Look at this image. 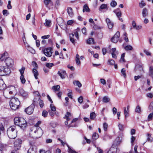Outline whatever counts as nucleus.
Segmentation results:
<instances>
[{"label":"nucleus","mask_w":153,"mask_h":153,"mask_svg":"<svg viewBox=\"0 0 153 153\" xmlns=\"http://www.w3.org/2000/svg\"><path fill=\"white\" fill-rule=\"evenodd\" d=\"M14 122L16 125L19 126L22 129H24L27 126L26 121L22 117H15L14 119Z\"/></svg>","instance_id":"nucleus-1"},{"label":"nucleus","mask_w":153,"mask_h":153,"mask_svg":"<svg viewBox=\"0 0 153 153\" xmlns=\"http://www.w3.org/2000/svg\"><path fill=\"white\" fill-rule=\"evenodd\" d=\"M7 134L10 138H15L17 135V131L16 126H12L8 128L7 130Z\"/></svg>","instance_id":"nucleus-2"},{"label":"nucleus","mask_w":153,"mask_h":153,"mask_svg":"<svg viewBox=\"0 0 153 153\" xmlns=\"http://www.w3.org/2000/svg\"><path fill=\"white\" fill-rule=\"evenodd\" d=\"M20 102L16 98H13L10 100V105L11 108L14 110L17 109L20 105Z\"/></svg>","instance_id":"nucleus-3"},{"label":"nucleus","mask_w":153,"mask_h":153,"mask_svg":"<svg viewBox=\"0 0 153 153\" xmlns=\"http://www.w3.org/2000/svg\"><path fill=\"white\" fill-rule=\"evenodd\" d=\"M31 130L32 131H33L35 134V137L37 138L40 137L43 133V130L41 128L33 127Z\"/></svg>","instance_id":"nucleus-4"},{"label":"nucleus","mask_w":153,"mask_h":153,"mask_svg":"<svg viewBox=\"0 0 153 153\" xmlns=\"http://www.w3.org/2000/svg\"><path fill=\"white\" fill-rule=\"evenodd\" d=\"M10 73V69L7 67L2 66H0V75L1 76L6 75Z\"/></svg>","instance_id":"nucleus-5"},{"label":"nucleus","mask_w":153,"mask_h":153,"mask_svg":"<svg viewBox=\"0 0 153 153\" xmlns=\"http://www.w3.org/2000/svg\"><path fill=\"white\" fill-rule=\"evenodd\" d=\"M34 102L35 101L34 100L33 103L25 109V111L27 114L30 115L33 113L35 107Z\"/></svg>","instance_id":"nucleus-6"},{"label":"nucleus","mask_w":153,"mask_h":153,"mask_svg":"<svg viewBox=\"0 0 153 153\" xmlns=\"http://www.w3.org/2000/svg\"><path fill=\"white\" fill-rule=\"evenodd\" d=\"M6 65L8 67H11L14 65L13 60L11 58L8 57H6L4 60Z\"/></svg>","instance_id":"nucleus-7"},{"label":"nucleus","mask_w":153,"mask_h":153,"mask_svg":"<svg viewBox=\"0 0 153 153\" xmlns=\"http://www.w3.org/2000/svg\"><path fill=\"white\" fill-rule=\"evenodd\" d=\"M120 33L117 31L114 36L111 39V41L113 43H116L119 39Z\"/></svg>","instance_id":"nucleus-8"},{"label":"nucleus","mask_w":153,"mask_h":153,"mask_svg":"<svg viewBox=\"0 0 153 153\" xmlns=\"http://www.w3.org/2000/svg\"><path fill=\"white\" fill-rule=\"evenodd\" d=\"M122 138L119 137H117L115 139L112 146L117 149L118 146L120 144Z\"/></svg>","instance_id":"nucleus-9"},{"label":"nucleus","mask_w":153,"mask_h":153,"mask_svg":"<svg viewBox=\"0 0 153 153\" xmlns=\"http://www.w3.org/2000/svg\"><path fill=\"white\" fill-rule=\"evenodd\" d=\"M22 143V140L19 139H17L14 142V146L15 148L17 149V150H18L21 146V145Z\"/></svg>","instance_id":"nucleus-10"},{"label":"nucleus","mask_w":153,"mask_h":153,"mask_svg":"<svg viewBox=\"0 0 153 153\" xmlns=\"http://www.w3.org/2000/svg\"><path fill=\"white\" fill-rule=\"evenodd\" d=\"M52 48H45L42 50L46 56L48 57L51 56L52 54Z\"/></svg>","instance_id":"nucleus-11"},{"label":"nucleus","mask_w":153,"mask_h":153,"mask_svg":"<svg viewBox=\"0 0 153 153\" xmlns=\"http://www.w3.org/2000/svg\"><path fill=\"white\" fill-rule=\"evenodd\" d=\"M58 74L59 76L62 79H64L65 78V75H66V72L65 71L60 70L58 71L57 73Z\"/></svg>","instance_id":"nucleus-12"},{"label":"nucleus","mask_w":153,"mask_h":153,"mask_svg":"<svg viewBox=\"0 0 153 153\" xmlns=\"http://www.w3.org/2000/svg\"><path fill=\"white\" fill-rule=\"evenodd\" d=\"M106 22L107 24L108 28L109 29H111L114 26L113 23L111 22L110 21V19L108 18H107L106 19Z\"/></svg>","instance_id":"nucleus-13"},{"label":"nucleus","mask_w":153,"mask_h":153,"mask_svg":"<svg viewBox=\"0 0 153 153\" xmlns=\"http://www.w3.org/2000/svg\"><path fill=\"white\" fill-rule=\"evenodd\" d=\"M8 53L7 52H5L4 53L0 54V60L1 61H4L6 57H5L8 56Z\"/></svg>","instance_id":"nucleus-14"},{"label":"nucleus","mask_w":153,"mask_h":153,"mask_svg":"<svg viewBox=\"0 0 153 153\" xmlns=\"http://www.w3.org/2000/svg\"><path fill=\"white\" fill-rule=\"evenodd\" d=\"M27 153H36V147L35 146H31L28 149Z\"/></svg>","instance_id":"nucleus-15"},{"label":"nucleus","mask_w":153,"mask_h":153,"mask_svg":"<svg viewBox=\"0 0 153 153\" xmlns=\"http://www.w3.org/2000/svg\"><path fill=\"white\" fill-rule=\"evenodd\" d=\"M6 85L2 79H0V90H2L5 88Z\"/></svg>","instance_id":"nucleus-16"},{"label":"nucleus","mask_w":153,"mask_h":153,"mask_svg":"<svg viewBox=\"0 0 153 153\" xmlns=\"http://www.w3.org/2000/svg\"><path fill=\"white\" fill-rule=\"evenodd\" d=\"M20 94L23 97H27L28 94L27 92L25 91L23 89H21L19 91Z\"/></svg>","instance_id":"nucleus-17"},{"label":"nucleus","mask_w":153,"mask_h":153,"mask_svg":"<svg viewBox=\"0 0 153 153\" xmlns=\"http://www.w3.org/2000/svg\"><path fill=\"white\" fill-rule=\"evenodd\" d=\"M142 15L143 17L145 18L148 15V10L147 8H145L143 9L142 11Z\"/></svg>","instance_id":"nucleus-18"},{"label":"nucleus","mask_w":153,"mask_h":153,"mask_svg":"<svg viewBox=\"0 0 153 153\" xmlns=\"http://www.w3.org/2000/svg\"><path fill=\"white\" fill-rule=\"evenodd\" d=\"M113 12L116 14L118 18L121 17L122 13L119 8H117L114 10Z\"/></svg>","instance_id":"nucleus-19"},{"label":"nucleus","mask_w":153,"mask_h":153,"mask_svg":"<svg viewBox=\"0 0 153 153\" xmlns=\"http://www.w3.org/2000/svg\"><path fill=\"white\" fill-rule=\"evenodd\" d=\"M117 149L112 146L107 153H116Z\"/></svg>","instance_id":"nucleus-20"},{"label":"nucleus","mask_w":153,"mask_h":153,"mask_svg":"<svg viewBox=\"0 0 153 153\" xmlns=\"http://www.w3.org/2000/svg\"><path fill=\"white\" fill-rule=\"evenodd\" d=\"M108 9V7L107 4H102L100 6L99 8V10L100 11H101L102 10L106 9V10H107Z\"/></svg>","instance_id":"nucleus-21"},{"label":"nucleus","mask_w":153,"mask_h":153,"mask_svg":"<svg viewBox=\"0 0 153 153\" xmlns=\"http://www.w3.org/2000/svg\"><path fill=\"white\" fill-rule=\"evenodd\" d=\"M71 116V113L69 112H67L66 114L65 115L64 118L66 119V120L68 121L71 120V118H70V117Z\"/></svg>","instance_id":"nucleus-22"},{"label":"nucleus","mask_w":153,"mask_h":153,"mask_svg":"<svg viewBox=\"0 0 153 153\" xmlns=\"http://www.w3.org/2000/svg\"><path fill=\"white\" fill-rule=\"evenodd\" d=\"M82 11L83 12H84L85 11L88 12L90 11V10L88 5L87 4H85L83 6Z\"/></svg>","instance_id":"nucleus-23"},{"label":"nucleus","mask_w":153,"mask_h":153,"mask_svg":"<svg viewBox=\"0 0 153 153\" xmlns=\"http://www.w3.org/2000/svg\"><path fill=\"white\" fill-rule=\"evenodd\" d=\"M44 25L46 27H50L51 25V21L50 20L46 19L45 22L44 23Z\"/></svg>","instance_id":"nucleus-24"},{"label":"nucleus","mask_w":153,"mask_h":153,"mask_svg":"<svg viewBox=\"0 0 153 153\" xmlns=\"http://www.w3.org/2000/svg\"><path fill=\"white\" fill-rule=\"evenodd\" d=\"M33 72L34 74V76L36 79H38V76L39 74L37 70L35 68H33Z\"/></svg>","instance_id":"nucleus-25"},{"label":"nucleus","mask_w":153,"mask_h":153,"mask_svg":"<svg viewBox=\"0 0 153 153\" xmlns=\"http://www.w3.org/2000/svg\"><path fill=\"white\" fill-rule=\"evenodd\" d=\"M67 12L69 16H72L73 15V13L72 12V9L70 7H68L67 10Z\"/></svg>","instance_id":"nucleus-26"},{"label":"nucleus","mask_w":153,"mask_h":153,"mask_svg":"<svg viewBox=\"0 0 153 153\" xmlns=\"http://www.w3.org/2000/svg\"><path fill=\"white\" fill-rule=\"evenodd\" d=\"M76 62L77 65H79L80 64V62L79 60V56L78 54H77L76 56Z\"/></svg>","instance_id":"nucleus-27"},{"label":"nucleus","mask_w":153,"mask_h":153,"mask_svg":"<svg viewBox=\"0 0 153 153\" xmlns=\"http://www.w3.org/2000/svg\"><path fill=\"white\" fill-rule=\"evenodd\" d=\"M110 99L107 96H104L102 99V102L104 103H107L109 102Z\"/></svg>","instance_id":"nucleus-28"},{"label":"nucleus","mask_w":153,"mask_h":153,"mask_svg":"<svg viewBox=\"0 0 153 153\" xmlns=\"http://www.w3.org/2000/svg\"><path fill=\"white\" fill-rule=\"evenodd\" d=\"M149 75L153 78V67H149Z\"/></svg>","instance_id":"nucleus-29"},{"label":"nucleus","mask_w":153,"mask_h":153,"mask_svg":"<svg viewBox=\"0 0 153 153\" xmlns=\"http://www.w3.org/2000/svg\"><path fill=\"white\" fill-rule=\"evenodd\" d=\"M69 35L70 41L72 43H74L75 42L74 39V34L72 33H71L69 34Z\"/></svg>","instance_id":"nucleus-30"},{"label":"nucleus","mask_w":153,"mask_h":153,"mask_svg":"<svg viewBox=\"0 0 153 153\" xmlns=\"http://www.w3.org/2000/svg\"><path fill=\"white\" fill-rule=\"evenodd\" d=\"M74 84L75 85L77 86L79 88L81 87L82 86V84L79 81H74L73 82Z\"/></svg>","instance_id":"nucleus-31"},{"label":"nucleus","mask_w":153,"mask_h":153,"mask_svg":"<svg viewBox=\"0 0 153 153\" xmlns=\"http://www.w3.org/2000/svg\"><path fill=\"white\" fill-rule=\"evenodd\" d=\"M44 3L46 7H48V4H52V2L51 0H44Z\"/></svg>","instance_id":"nucleus-32"},{"label":"nucleus","mask_w":153,"mask_h":153,"mask_svg":"<svg viewBox=\"0 0 153 153\" xmlns=\"http://www.w3.org/2000/svg\"><path fill=\"white\" fill-rule=\"evenodd\" d=\"M60 88V86L59 85H57L56 86H53L52 87V89L54 91H59Z\"/></svg>","instance_id":"nucleus-33"},{"label":"nucleus","mask_w":153,"mask_h":153,"mask_svg":"<svg viewBox=\"0 0 153 153\" xmlns=\"http://www.w3.org/2000/svg\"><path fill=\"white\" fill-rule=\"evenodd\" d=\"M94 39L93 38H90L88 39L87 42L88 44H93L94 42Z\"/></svg>","instance_id":"nucleus-34"},{"label":"nucleus","mask_w":153,"mask_h":153,"mask_svg":"<svg viewBox=\"0 0 153 153\" xmlns=\"http://www.w3.org/2000/svg\"><path fill=\"white\" fill-rule=\"evenodd\" d=\"M38 101H39V104L40 107L41 108H42L44 105V103L43 101L41 100L40 98H39Z\"/></svg>","instance_id":"nucleus-35"},{"label":"nucleus","mask_w":153,"mask_h":153,"mask_svg":"<svg viewBox=\"0 0 153 153\" xmlns=\"http://www.w3.org/2000/svg\"><path fill=\"white\" fill-rule=\"evenodd\" d=\"M67 146L68 147V152L69 153H78L74 150L70 148L68 145H67Z\"/></svg>","instance_id":"nucleus-36"},{"label":"nucleus","mask_w":153,"mask_h":153,"mask_svg":"<svg viewBox=\"0 0 153 153\" xmlns=\"http://www.w3.org/2000/svg\"><path fill=\"white\" fill-rule=\"evenodd\" d=\"M146 5V4L143 0L142 1L140 2L139 3V6L141 8H143L144 6Z\"/></svg>","instance_id":"nucleus-37"},{"label":"nucleus","mask_w":153,"mask_h":153,"mask_svg":"<svg viewBox=\"0 0 153 153\" xmlns=\"http://www.w3.org/2000/svg\"><path fill=\"white\" fill-rule=\"evenodd\" d=\"M20 79L21 80V82L22 83L24 84L25 83L26 80L24 78V75L21 76L20 77Z\"/></svg>","instance_id":"nucleus-38"},{"label":"nucleus","mask_w":153,"mask_h":153,"mask_svg":"<svg viewBox=\"0 0 153 153\" xmlns=\"http://www.w3.org/2000/svg\"><path fill=\"white\" fill-rule=\"evenodd\" d=\"M96 117V114L94 112H93L90 114V118L92 120H93Z\"/></svg>","instance_id":"nucleus-39"},{"label":"nucleus","mask_w":153,"mask_h":153,"mask_svg":"<svg viewBox=\"0 0 153 153\" xmlns=\"http://www.w3.org/2000/svg\"><path fill=\"white\" fill-rule=\"evenodd\" d=\"M111 6L112 7H114L117 5V2L114 0H113L110 3Z\"/></svg>","instance_id":"nucleus-40"},{"label":"nucleus","mask_w":153,"mask_h":153,"mask_svg":"<svg viewBox=\"0 0 153 153\" xmlns=\"http://www.w3.org/2000/svg\"><path fill=\"white\" fill-rule=\"evenodd\" d=\"M124 111L125 115L126 118V117H127L129 116V114L128 112V111L127 110H126V108L125 107L124 108Z\"/></svg>","instance_id":"nucleus-41"},{"label":"nucleus","mask_w":153,"mask_h":153,"mask_svg":"<svg viewBox=\"0 0 153 153\" xmlns=\"http://www.w3.org/2000/svg\"><path fill=\"white\" fill-rule=\"evenodd\" d=\"M99 135L97 133H94L93 135L92 138L94 140H96L98 138Z\"/></svg>","instance_id":"nucleus-42"},{"label":"nucleus","mask_w":153,"mask_h":153,"mask_svg":"<svg viewBox=\"0 0 153 153\" xmlns=\"http://www.w3.org/2000/svg\"><path fill=\"white\" fill-rule=\"evenodd\" d=\"M153 117V113H151L149 114L148 117V121H150L152 120Z\"/></svg>","instance_id":"nucleus-43"},{"label":"nucleus","mask_w":153,"mask_h":153,"mask_svg":"<svg viewBox=\"0 0 153 153\" xmlns=\"http://www.w3.org/2000/svg\"><path fill=\"white\" fill-rule=\"evenodd\" d=\"M141 108L139 106L137 105L136 107L135 111L137 113H140V112Z\"/></svg>","instance_id":"nucleus-44"},{"label":"nucleus","mask_w":153,"mask_h":153,"mask_svg":"<svg viewBox=\"0 0 153 153\" xmlns=\"http://www.w3.org/2000/svg\"><path fill=\"white\" fill-rule=\"evenodd\" d=\"M119 129L121 131H123L124 130V127L123 125L121 124H119L118 125Z\"/></svg>","instance_id":"nucleus-45"},{"label":"nucleus","mask_w":153,"mask_h":153,"mask_svg":"<svg viewBox=\"0 0 153 153\" xmlns=\"http://www.w3.org/2000/svg\"><path fill=\"white\" fill-rule=\"evenodd\" d=\"M121 72L124 77H126V70L125 68H122L121 71Z\"/></svg>","instance_id":"nucleus-46"},{"label":"nucleus","mask_w":153,"mask_h":153,"mask_svg":"<svg viewBox=\"0 0 153 153\" xmlns=\"http://www.w3.org/2000/svg\"><path fill=\"white\" fill-rule=\"evenodd\" d=\"M53 65L54 64L53 63H48L46 65V66L49 68H51Z\"/></svg>","instance_id":"nucleus-47"},{"label":"nucleus","mask_w":153,"mask_h":153,"mask_svg":"<svg viewBox=\"0 0 153 153\" xmlns=\"http://www.w3.org/2000/svg\"><path fill=\"white\" fill-rule=\"evenodd\" d=\"M27 50L32 54H34L36 53L35 50L34 48H28Z\"/></svg>","instance_id":"nucleus-48"},{"label":"nucleus","mask_w":153,"mask_h":153,"mask_svg":"<svg viewBox=\"0 0 153 153\" xmlns=\"http://www.w3.org/2000/svg\"><path fill=\"white\" fill-rule=\"evenodd\" d=\"M25 67H22L21 69L19 70L20 73L21 75H23V74L25 71Z\"/></svg>","instance_id":"nucleus-49"},{"label":"nucleus","mask_w":153,"mask_h":153,"mask_svg":"<svg viewBox=\"0 0 153 153\" xmlns=\"http://www.w3.org/2000/svg\"><path fill=\"white\" fill-rule=\"evenodd\" d=\"M125 54V53H123L121 55L120 61L121 62L122 61L123 62H125L124 57Z\"/></svg>","instance_id":"nucleus-50"},{"label":"nucleus","mask_w":153,"mask_h":153,"mask_svg":"<svg viewBox=\"0 0 153 153\" xmlns=\"http://www.w3.org/2000/svg\"><path fill=\"white\" fill-rule=\"evenodd\" d=\"M48 112L47 111L45 110H44L43 111L42 115L44 117H47L48 115Z\"/></svg>","instance_id":"nucleus-51"},{"label":"nucleus","mask_w":153,"mask_h":153,"mask_svg":"<svg viewBox=\"0 0 153 153\" xmlns=\"http://www.w3.org/2000/svg\"><path fill=\"white\" fill-rule=\"evenodd\" d=\"M108 127V125L106 123H105L103 124V128L105 131H107Z\"/></svg>","instance_id":"nucleus-52"},{"label":"nucleus","mask_w":153,"mask_h":153,"mask_svg":"<svg viewBox=\"0 0 153 153\" xmlns=\"http://www.w3.org/2000/svg\"><path fill=\"white\" fill-rule=\"evenodd\" d=\"M51 110L52 111H55L56 110V107L52 104H51L50 105Z\"/></svg>","instance_id":"nucleus-53"},{"label":"nucleus","mask_w":153,"mask_h":153,"mask_svg":"<svg viewBox=\"0 0 153 153\" xmlns=\"http://www.w3.org/2000/svg\"><path fill=\"white\" fill-rule=\"evenodd\" d=\"M9 89H8L7 90L8 91V90H11L12 91H14L15 90V88L13 86H10L9 87Z\"/></svg>","instance_id":"nucleus-54"},{"label":"nucleus","mask_w":153,"mask_h":153,"mask_svg":"<svg viewBox=\"0 0 153 153\" xmlns=\"http://www.w3.org/2000/svg\"><path fill=\"white\" fill-rule=\"evenodd\" d=\"M9 13L6 10H3V14L4 15L7 16L9 14Z\"/></svg>","instance_id":"nucleus-55"},{"label":"nucleus","mask_w":153,"mask_h":153,"mask_svg":"<svg viewBox=\"0 0 153 153\" xmlns=\"http://www.w3.org/2000/svg\"><path fill=\"white\" fill-rule=\"evenodd\" d=\"M78 101L80 104H81L83 100V98L82 96L80 97L78 99Z\"/></svg>","instance_id":"nucleus-56"},{"label":"nucleus","mask_w":153,"mask_h":153,"mask_svg":"<svg viewBox=\"0 0 153 153\" xmlns=\"http://www.w3.org/2000/svg\"><path fill=\"white\" fill-rule=\"evenodd\" d=\"M135 138L134 137L132 136L131 138V145L133 146L134 145L133 143L135 140Z\"/></svg>","instance_id":"nucleus-57"},{"label":"nucleus","mask_w":153,"mask_h":153,"mask_svg":"<svg viewBox=\"0 0 153 153\" xmlns=\"http://www.w3.org/2000/svg\"><path fill=\"white\" fill-rule=\"evenodd\" d=\"M39 153H51V152L49 151L45 152V150L42 149L40 150Z\"/></svg>","instance_id":"nucleus-58"},{"label":"nucleus","mask_w":153,"mask_h":153,"mask_svg":"<svg viewBox=\"0 0 153 153\" xmlns=\"http://www.w3.org/2000/svg\"><path fill=\"white\" fill-rule=\"evenodd\" d=\"M5 145L0 141V151H1L4 148Z\"/></svg>","instance_id":"nucleus-59"},{"label":"nucleus","mask_w":153,"mask_h":153,"mask_svg":"<svg viewBox=\"0 0 153 153\" xmlns=\"http://www.w3.org/2000/svg\"><path fill=\"white\" fill-rule=\"evenodd\" d=\"M7 8L9 9H11L12 8V6L11 5V1H8V4L7 6Z\"/></svg>","instance_id":"nucleus-60"},{"label":"nucleus","mask_w":153,"mask_h":153,"mask_svg":"<svg viewBox=\"0 0 153 153\" xmlns=\"http://www.w3.org/2000/svg\"><path fill=\"white\" fill-rule=\"evenodd\" d=\"M41 43L42 45H45L47 44V41L45 39H43Z\"/></svg>","instance_id":"nucleus-61"},{"label":"nucleus","mask_w":153,"mask_h":153,"mask_svg":"<svg viewBox=\"0 0 153 153\" xmlns=\"http://www.w3.org/2000/svg\"><path fill=\"white\" fill-rule=\"evenodd\" d=\"M65 100L66 102L65 103L64 105L65 106H67L68 104V102H69V99L68 97H66Z\"/></svg>","instance_id":"nucleus-62"},{"label":"nucleus","mask_w":153,"mask_h":153,"mask_svg":"<svg viewBox=\"0 0 153 153\" xmlns=\"http://www.w3.org/2000/svg\"><path fill=\"white\" fill-rule=\"evenodd\" d=\"M74 22L73 20H69L67 22V24L68 25H72Z\"/></svg>","instance_id":"nucleus-63"},{"label":"nucleus","mask_w":153,"mask_h":153,"mask_svg":"<svg viewBox=\"0 0 153 153\" xmlns=\"http://www.w3.org/2000/svg\"><path fill=\"white\" fill-rule=\"evenodd\" d=\"M108 62L111 65H114L115 63V61L113 60H110L108 61Z\"/></svg>","instance_id":"nucleus-64"}]
</instances>
